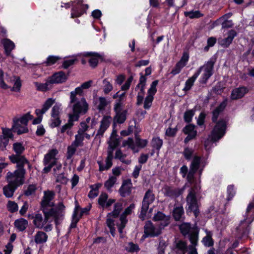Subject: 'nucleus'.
<instances>
[{
  "label": "nucleus",
  "mask_w": 254,
  "mask_h": 254,
  "mask_svg": "<svg viewBox=\"0 0 254 254\" xmlns=\"http://www.w3.org/2000/svg\"><path fill=\"white\" fill-rule=\"evenodd\" d=\"M200 158L195 156L192 160L190 169L187 175L188 182L193 186L189 190L186 197L187 210L193 212L195 217L198 215V197L200 194V186L199 184H194V175L199 169L200 163Z\"/></svg>",
  "instance_id": "f257e3e1"
},
{
  "label": "nucleus",
  "mask_w": 254,
  "mask_h": 254,
  "mask_svg": "<svg viewBox=\"0 0 254 254\" xmlns=\"http://www.w3.org/2000/svg\"><path fill=\"white\" fill-rule=\"evenodd\" d=\"M11 161L16 163L17 169L13 172H8L7 174V180L9 185H12L17 188L24 183L25 170L23 168L25 165L29 166L28 161L22 156H10Z\"/></svg>",
  "instance_id": "f03ea898"
},
{
  "label": "nucleus",
  "mask_w": 254,
  "mask_h": 254,
  "mask_svg": "<svg viewBox=\"0 0 254 254\" xmlns=\"http://www.w3.org/2000/svg\"><path fill=\"white\" fill-rule=\"evenodd\" d=\"M80 89L76 88L70 93V101L68 107L72 110V113L68 114L71 118H76L77 121L80 115L85 114L88 110V104L86 99L83 97L76 94Z\"/></svg>",
  "instance_id": "7ed1b4c3"
},
{
  "label": "nucleus",
  "mask_w": 254,
  "mask_h": 254,
  "mask_svg": "<svg viewBox=\"0 0 254 254\" xmlns=\"http://www.w3.org/2000/svg\"><path fill=\"white\" fill-rule=\"evenodd\" d=\"M43 212L45 214L44 218H43L42 214L39 213L31 217L33 219V222L34 226L37 228L42 229L51 217L54 219L57 225L60 224L63 219V215L62 212L56 211L54 209H51L49 211L43 209Z\"/></svg>",
  "instance_id": "20e7f679"
},
{
  "label": "nucleus",
  "mask_w": 254,
  "mask_h": 254,
  "mask_svg": "<svg viewBox=\"0 0 254 254\" xmlns=\"http://www.w3.org/2000/svg\"><path fill=\"white\" fill-rule=\"evenodd\" d=\"M226 128V123L224 120H220L215 126L209 139L205 141L204 146L205 149L208 150L213 142L217 141L222 138L225 133Z\"/></svg>",
  "instance_id": "39448f33"
},
{
  "label": "nucleus",
  "mask_w": 254,
  "mask_h": 254,
  "mask_svg": "<svg viewBox=\"0 0 254 254\" xmlns=\"http://www.w3.org/2000/svg\"><path fill=\"white\" fill-rule=\"evenodd\" d=\"M180 229L184 236L188 235L191 244L198 242V230L196 227H191L190 223H184L180 226Z\"/></svg>",
  "instance_id": "423d86ee"
},
{
  "label": "nucleus",
  "mask_w": 254,
  "mask_h": 254,
  "mask_svg": "<svg viewBox=\"0 0 254 254\" xmlns=\"http://www.w3.org/2000/svg\"><path fill=\"white\" fill-rule=\"evenodd\" d=\"M215 61L210 59L206 62L203 65L200 66L197 72L195 73H199L200 74L201 71L203 73L201 76L199 81L201 83L205 84L207 82L208 79L213 74V69Z\"/></svg>",
  "instance_id": "0eeeda50"
},
{
  "label": "nucleus",
  "mask_w": 254,
  "mask_h": 254,
  "mask_svg": "<svg viewBox=\"0 0 254 254\" xmlns=\"http://www.w3.org/2000/svg\"><path fill=\"white\" fill-rule=\"evenodd\" d=\"M124 103L121 99L117 100L114 107V110L116 113L114 117V124H121L125 122L127 119V110H123Z\"/></svg>",
  "instance_id": "6e6552de"
},
{
  "label": "nucleus",
  "mask_w": 254,
  "mask_h": 254,
  "mask_svg": "<svg viewBox=\"0 0 254 254\" xmlns=\"http://www.w3.org/2000/svg\"><path fill=\"white\" fill-rule=\"evenodd\" d=\"M163 228L159 225H154L150 221H148L146 222L144 225V234L142 236V238L145 239L149 237H157L161 233V230Z\"/></svg>",
  "instance_id": "1a4fd4ad"
},
{
  "label": "nucleus",
  "mask_w": 254,
  "mask_h": 254,
  "mask_svg": "<svg viewBox=\"0 0 254 254\" xmlns=\"http://www.w3.org/2000/svg\"><path fill=\"white\" fill-rule=\"evenodd\" d=\"M197 245V242H196V244H191L188 247L186 242L180 241L177 243L176 247L182 254H197L196 248ZM207 254H215V252L213 250H210Z\"/></svg>",
  "instance_id": "9d476101"
},
{
  "label": "nucleus",
  "mask_w": 254,
  "mask_h": 254,
  "mask_svg": "<svg viewBox=\"0 0 254 254\" xmlns=\"http://www.w3.org/2000/svg\"><path fill=\"white\" fill-rule=\"evenodd\" d=\"M58 153V151L56 149H53L50 150L44 156V164L45 167L43 169V172L45 173L49 172L52 167L56 164L57 159L56 158V155Z\"/></svg>",
  "instance_id": "9b49d317"
},
{
  "label": "nucleus",
  "mask_w": 254,
  "mask_h": 254,
  "mask_svg": "<svg viewBox=\"0 0 254 254\" xmlns=\"http://www.w3.org/2000/svg\"><path fill=\"white\" fill-rule=\"evenodd\" d=\"M155 200V196L152 191L149 190L145 193L142 203L141 210L140 214V218L142 220L144 219L146 213L149 208L150 204L153 202Z\"/></svg>",
  "instance_id": "f8f14e48"
},
{
  "label": "nucleus",
  "mask_w": 254,
  "mask_h": 254,
  "mask_svg": "<svg viewBox=\"0 0 254 254\" xmlns=\"http://www.w3.org/2000/svg\"><path fill=\"white\" fill-rule=\"evenodd\" d=\"M55 102V99L49 98L45 101L42 109H36L35 113L38 117L33 121V125H37L41 123L43 115L50 109Z\"/></svg>",
  "instance_id": "ddd939ff"
},
{
  "label": "nucleus",
  "mask_w": 254,
  "mask_h": 254,
  "mask_svg": "<svg viewBox=\"0 0 254 254\" xmlns=\"http://www.w3.org/2000/svg\"><path fill=\"white\" fill-rule=\"evenodd\" d=\"M72 8L71 12L72 18L79 17L82 15L88 8V5L83 4L82 1L80 0H75L71 2Z\"/></svg>",
  "instance_id": "4468645a"
},
{
  "label": "nucleus",
  "mask_w": 254,
  "mask_h": 254,
  "mask_svg": "<svg viewBox=\"0 0 254 254\" xmlns=\"http://www.w3.org/2000/svg\"><path fill=\"white\" fill-rule=\"evenodd\" d=\"M55 193L53 191L47 190L44 192V196L41 201V205L42 209L49 211L51 209H53L52 207L54 203L53 199L54 198Z\"/></svg>",
  "instance_id": "2eb2a0df"
},
{
  "label": "nucleus",
  "mask_w": 254,
  "mask_h": 254,
  "mask_svg": "<svg viewBox=\"0 0 254 254\" xmlns=\"http://www.w3.org/2000/svg\"><path fill=\"white\" fill-rule=\"evenodd\" d=\"M158 80L153 81L147 91V95L145 98L143 107L145 109H149L152 105L153 100V96L157 91L156 86L158 84Z\"/></svg>",
  "instance_id": "dca6fc26"
},
{
  "label": "nucleus",
  "mask_w": 254,
  "mask_h": 254,
  "mask_svg": "<svg viewBox=\"0 0 254 254\" xmlns=\"http://www.w3.org/2000/svg\"><path fill=\"white\" fill-rule=\"evenodd\" d=\"M115 201V199L109 198L108 194L104 192H102L98 198L99 207L103 209H109Z\"/></svg>",
  "instance_id": "f3484780"
},
{
  "label": "nucleus",
  "mask_w": 254,
  "mask_h": 254,
  "mask_svg": "<svg viewBox=\"0 0 254 254\" xmlns=\"http://www.w3.org/2000/svg\"><path fill=\"white\" fill-rule=\"evenodd\" d=\"M146 78L145 76L141 75L139 83L135 87V90L138 91L137 96V105H140L142 103L144 95V89L146 85Z\"/></svg>",
  "instance_id": "a211bd4d"
},
{
  "label": "nucleus",
  "mask_w": 254,
  "mask_h": 254,
  "mask_svg": "<svg viewBox=\"0 0 254 254\" xmlns=\"http://www.w3.org/2000/svg\"><path fill=\"white\" fill-rule=\"evenodd\" d=\"M134 208L135 205L133 203H131L128 207L126 208L123 213L121 215L120 218V224L117 225L120 234H122L123 229L127 222V216L130 214Z\"/></svg>",
  "instance_id": "6ab92c4d"
},
{
  "label": "nucleus",
  "mask_w": 254,
  "mask_h": 254,
  "mask_svg": "<svg viewBox=\"0 0 254 254\" xmlns=\"http://www.w3.org/2000/svg\"><path fill=\"white\" fill-rule=\"evenodd\" d=\"M112 121V118L110 116H105L101 121L100 126L98 130L95 138H100L103 136L104 133L109 127Z\"/></svg>",
  "instance_id": "aec40b11"
},
{
  "label": "nucleus",
  "mask_w": 254,
  "mask_h": 254,
  "mask_svg": "<svg viewBox=\"0 0 254 254\" xmlns=\"http://www.w3.org/2000/svg\"><path fill=\"white\" fill-rule=\"evenodd\" d=\"M195 126L190 124L186 126L183 129V131L185 134H187V136L185 138L184 142L187 143L190 140L194 138L197 134V131L195 129Z\"/></svg>",
  "instance_id": "412c9836"
},
{
  "label": "nucleus",
  "mask_w": 254,
  "mask_h": 254,
  "mask_svg": "<svg viewBox=\"0 0 254 254\" xmlns=\"http://www.w3.org/2000/svg\"><path fill=\"white\" fill-rule=\"evenodd\" d=\"M252 222H249L248 220L245 218L241 221L239 226L237 227V231L242 237L247 236L249 234L250 230V225Z\"/></svg>",
  "instance_id": "4be33fe9"
},
{
  "label": "nucleus",
  "mask_w": 254,
  "mask_h": 254,
  "mask_svg": "<svg viewBox=\"0 0 254 254\" xmlns=\"http://www.w3.org/2000/svg\"><path fill=\"white\" fill-rule=\"evenodd\" d=\"M153 220L154 221L159 222L158 225L161 226L162 228H164L169 224L170 217L159 211L154 215Z\"/></svg>",
  "instance_id": "5701e85b"
},
{
  "label": "nucleus",
  "mask_w": 254,
  "mask_h": 254,
  "mask_svg": "<svg viewBox=\"0 0 254 254\" xmlns=\"http://www.w3.org/2000/svg\"><path fill=\"white\" fill-rule=\"evenodd\" d=\"M237 36V32L234 30L229 31L226 37L219 39V44L223 47H228Z\"/></svg>",
  "instance_id": "b1692460"
},
{
  "label": "nucleus",
  "mask_w": 254,
  "mask_h": 254,
  "mask_svg": "<svg viewBox=\"0 0 254 254\" xmlns=\"http://www.w3.org/2000/svg\"><path fill=\"white\" fill-rule=\"evenodd\" d=\"M248 89L244 86L239 87L233 89L231 94L232 100H237L243 97L248 93Z\"/></svg>",
  "instance_id": "393cba45"
},
{
  "label": "nucleus",
  "mask_w": 254,
  "mask_h": 254,
  "mask_svg": "<svg viewBox=\"0 0 254 254\" xmlns=\"http://www.w3.org/2000/svg\"><path fill=\"white\" fill-rule=\"evenodd\" d=\"M113 158V154L108 153V155L105 160V165L101 161H98L97 163L99 166V170L100 172H102L109 169L112 166Z\"/></svg>",
  "instance_id": "a878e982"
},
{
  "label": "nucleus",
  "mask_w": 254,
  "mask_h": 254,
  "mask_svg": "<svg viewBox=\"0 0 254 254\" xmlns=\"http://www.w3.org/2000/svg\"><path fill=\"white\" fill-rule=\"evenodd\" d=\"M132 188V183L130 179H127L124 181L123 184L119 190L121 195L125 197L129 194L131 191Z\"/></svg>",
  "instance_id": "bb28decb"
},
{
  "label": "nucleus",
  "mask_w": 254,
  "mask_h": 254,
  "mask_svg": "<svg viewBox=\"0 0 254 254\" xmlns=\"http://www.w3.org/2000/svg\"><path fill=\"white\" fill-rule=\"evenodd\" d=\"M117 136L116 133L113 131L108 141V153L113 154L114 149L119 145V141Z\"/></svg>",
  "instance_id": "cd10ccee"
},
{
  "label": "nucleus",
  "mask_w": 254,
  "mask_h": 254,
  "mask_svg": "<svg viewBox=\"0 0 254 254\" xmlns=\"http://www.w3.org/2000/svg\"><path fill=\"white\" fill-rule=\"evenodd\" d=\"M52 85L54 83H60L65 81L66 79L65 73L62 71L57 72L49 78Z\"/></svg>",
  "instance_id": "c85d7f7f"
},
{
  "label": "nucleus",
  "mask_w": 254,
  "mask_h": 254,
  "mask_svg": "<svg viewBox=\"0 0 254 254\" xmlns=\"http://www.w3.org/2000/svg\"><path fill=\"white\" fill-rule=\"evenodd\" d=\"M82 55L84 57H90L89 60V64L92 67H96L98 63V60L100 56L97 53H93L91 52H85L83 54H80L78 56Z\"/></svg>",
  "instance_id": "c756f323"
},
{
  "label": "nucleus",
  "mask_w": 254,
  "mask_h": 254,
  "mask_svg": "<svg viewBox=\"0 0 254 254\" xmlns=\"http://www.w3.org/2000/svg\"><path fill=\"white\" fill-rule=\"evenodd\" d=\"M183 192V190L166 187L164 188V194L169 197H178Z\"/></svg>",
  "instance_id": "7c9ffc66"
},
{
  "label": "nucleus",
  "mask_w": 254,
  "mask_h": 254,
  "mask_svg": "<svg viewBox=\"0 0 254 254\" xmlns=\"http://www.w3.org/2000/svg\"><path fill=\"white\" fill-rule=\"evenodd\" d=\"M244 218L247 219L249 222H253L254 220V201L250 202L247 208Z\"/></svg>",
  "instance_id": "2f4dec72"
},
{
  "label": "nucleus",
  "mask_w": 254,
  "mask_h": 254,
  "mask_svg": "<svg viewBox=\"0 0 254 254\" xmlns=\"http://www.w3.org/2000/svg\"><path fill=\"white\" fill-rule=\"evenodd\" d=\"M6 56H10L11 51L14 48L15 45L11 40L6 39L1 41Z\"/></svg>",
  "instance_id": "473e14b6"
},
{
  "label": "nucleus",
  "mask_w": 254,
  "mask_h": 254,
  "mask_svg": "<svg viewBox=\"0 0 254 254\" xmlns=\"http://www.w3.org/2000/svg\"><path fill=\"white\" fill-rule=\"evenodd\" d=\"M48 235L44 232L39 231L34 236V242L37 244H42L47 242Z\"/></svg>",
  "instance_id": "72a5a7b5"
},
{
  "label": "nucleus",
  "mask_w": 254,
  "mask_h": 254,
  "mask_svg": "<svg viewBox=\"0 0 254 254\" xmlns=\"http://www.w3.org/2000/svg\"><path fill=\"white\" fill-rule=\"evenodd\" d=\"M14 224L15 227L19 231L22 232L27 228L28 222L26 219L21 218L15 220Z\"/></svg>",
  "instance_id": "f704fd0d"
},
{
  "label": "nucleus",
  "mask_w": 254,
  "mask_h": 254,
  "mask_svg": "<svg viewBox=\"0 0 254 254\" xmlns=\"http://www.w3.org/2000/svg\"><path fill=\"white\" fill-rule=\"evenodd\" d=\"M94 103L99 111H103L108 104L106 99L103 97L94 98Z\"/></svg>",
  "instance_id": "c9c22d12"
},
{
  "label": "nucleus",
  "mask_w": 254,
  "mask_h": 254,
  "mask_svg": "<svg viewBox=\"0 0 254 254\" xmlns=\"http://www.w3.org/2000/svg\"><path fill=\"white\" fill-rule=\"evenodd\" d=\"M227 105V101L222 102L213 111L212 121L215 122L217 121L219 114L222 112Z\"/></svg>",
  "instance_id": "e433bc0d"
},
{
  "label": "nucleus",
  "mask_w": 254,
  "mask_h": 254,
  "mask_svg": "<svg viewBox=\"0 0 254 254\" xmlns=\"http://www.w3.org/2000/svg\"><path fill=\"white\" fill-rule=\"evenodd\" d=\"M34 85L37 88V89L41 91H46L50 90L52 87V85L50 82L49 78L47 81L44 83H41L37 82H34Z\"/></svg>",
  "instance_id": "4c0bfd02"
},
{
  "label": "nucleus",
  "mask_w": 254,
  "mask_h": 254,
  "mask_svg": "<svg viewBox=\"0 0 254 254\" xmlns=\"http://www.w3.org/2000/svg\"><path fill=\"white\" fill-rule=\"evenodd\" d=\"M76 121H77L76 118H71V117L68 116L67 123L63 126L60 129L61 133H63L67 131V133L68 134L69 129L73 126L74 122Z\"/></svg>",
  "instance_id": "58836bf2"
},
{
  "label": "nucleus",
  "mask_w": 254,
  "mask_h": 254,
  "mask_svg": "<svg viewBox=\"0 0 254 254\" xmlns=\"http://www.w3.org/2000/svg\"><path fill=\"white\" fill-rule=\"evenodd\" d=\"M102 88L105 94H107L112 91L113 86L112 83V80L109 78H105L102 82Z\"/></svg>",
  "instance_id": "ea45409f"
},
{
  "label": "nucleus",
  "mask_w": 254,
  "mask_h": 254,
  "mask_svg": "<svg viewBox=\"0 0 254 254\" xmlns=\"http://www.w3.org/2000/svg\"><path fill=\"white\" fill-rule=\"evenodd\" d=\"M199 76V73H195L191 77L189 78L185 82V85L183 88L185 91H189L193 86L194 81Z\"/></svg>",
  "instance_id": "a19ab883"
},
{
  "label": "nucleus",
  "mask_w": 254,
  "mask_h": 254,
  "mask_svg": "<svg viewBox=\"0 0 254 254\" xmlns=\"http://www.w3.org/2000/svg\"><path fill=\"white\" fill-rule=\"evenodd\" d=\"M115 218L112 216H107L106 224L108 227L110 229V233L114 237L115 236L116 229L115 228Z\"/></svg>",
  "instance_id": "79ce46f5"
},
{
  "label": "nucleus",
  "mask_w": 254,
  "mask_h": 254,
  "mask_svg": "<svg viewBox=\"0 0 254 254\" xmlns=\"http://www.w3.org/2000/svg\"><path fill=\"white\" fill-rule=\"evenodd\" d=\"M32 119V116L29 113L22 116L19 119H16L13 120V123H18L27 126L28 121Z\"/></svg>",
  "instance_id": "37998d69"
},
{
  "label": "nucleus",
  "mask_w": 254,
  "mask_h": 254,
  "mask_svg": "<svg viewBox=\"0 0 254 254\" xmlns=\"http://www.w3.org/2000/svg\"><path fill=\"white\" fill-rule=\"evenodd\" d=\"M12 130L13 132L17 133L18 134H20L27 132L28 128L26 126L13 123Z\"/></svg>",
  "instance_id": "c03bdc74"
},
{
  "label": "nucleus",
  "mask_w": 254,
  "mask_h": 254,
  "mask_svg": "<svg viewBox=\"0 0 254 254\" xmlns=\"http://www.w3.org/2000/svg\"><path fill=\"white\" fill-rule=\"evenodd\" d=\"M184 213V211L182 205L175 207L173 210V216L176 221L180 220L183 217Z\"/></svg>",
  "instance_id": "a18cd8bd"
},
{
  "label": "nucleus",
  "mask_w": 254,
  "mask_h": 254,
  "mask_svg": "<svg viewBox=\"0 0 254 254\" xmlns=\"http://www.w3.org/2000/svg\"><path fill=\"white\" fill-rule=\"evenodd\" d=\"M84 139V134L80 133V131H78L77 133L75 135V139L72 144L77 147L82 146L83 145Z\"/></svg>",
  "instance_id": "49530a36"
},
{
  "label": "nucleus",
  "mask_w": 254,
  "mask_h": 254,
  "mask_svg": "<svg viewBox=\"0 0 254 254\" xmlns=\"http://www.w3.org/2000/svg\"><path fill=\"white\" fill-rule=\"evenodd\" d=\"M206 236L204 237L202 240V243L205 246L211 247L213 245V241L212 238V233L210 231L205 230Z\"/></svg>",
  "instance_id": "de8ad7c7"
},
{
  "label": "nucleus",
  "mask_w": 254,
  "mask_h": 254,
  "mask_svg": "<svg viewBox=\"0 0 254 254\" xmlns=\"http://www.w3.org/2000/svg\"><path fill=\"white\" fill-rule=\"evenodd\" d=\"M122 209V204L120 202L115 203L114 206V210L112 212L108 213V216H112L117 218Z\"/></svg>",
  "instance_id": "09e8293b"
},
{
  "label": "nucleus",
  "mask_w": 254,
  "mask_h": 254,
  "mask_svg": "<svg viewBox=\"0 0 254 254\" xmlns=\"http://www.w3.org/2000/svg\"><path fill=\"white\" fill-rule=\"evenodd\" d=\"M16 188H15L13 185L12 186V185H9V184H8L6 186H5L3 188V193L6 197H10L13 195V192Z\"/></svg>",
  "instance_id": "8fccbe9b"
},
{
  "label": "nucleus",
  "mask_w": 254,
  "mask_h": 254,
  "mask_svg": "<svg viewBox=\"0 0 254 254\" xmlns=\"http://www.w3.org/2000/svg\"><path fill=\"white\" fill-rule=\"evenodd\" d=\"M7 76V75L6 74V77ZM5 80L8 82L10 80H9L7 78L4 77V74L3 71L0 69V87L3 89H7L9 88V87L6 84L5 82Z\"/></svg>",
  "instance_id": "3c124183"
},
{
  "label": "nucleus",
  "mask_w": 254,
  "mask_h": 254,
  "mask_svg": "<svg viewBox=\"0 0 254 254\" xmlns=\"http://www.w3.org/2000/svg\"><path fill=\"white\" fill-rule=\"evenodd\" d=\"M62 110V104L60 103L55 104L51 110V117H60Z\"/></svg>",
  "instance_id": "603ef678"
},
{
  "label": "nucleus",
  "mask_w": 254,
  "mask_h": 254,
  "mask_svg": "<svg viewBox=\"0 0 254 254\" xmlns=\"http://www.w3.org/2000/svg\"><path fill=\"white\" fill-rule=\"evenodd\" d=\"M126 155L124 154L121 150H117L115 153V158L119 159L122 162L126 164H129L131 161L128 159H126Z\"/></svg>",
  "instance_id": "864d4df0"
},
{
  "label": "nucleus",
  "mask_w": 254,
  "mask_h": 254,
  "mask_svg": "<svg viewBox=\"0 0 254 254\" xmlns=\"http://www.w3.org/2000/svg\"><path fill=\"white\" fill-rule=\"evenodd\" d=\"M123 145L125 146H128L131 148L134 152H137L138 150L136 148V141L134 142L133 140L131 138H128L127 140H125L123 142Z\"/></svg>",
  "instance_id": "5fc2aeb1"
},
{
  "label": "nucleus",
  "mask_w": 254,
  "mask_h": 254,
  "mask_svg": "<svg viewBox=\"0 0 254 254\" xmlns=\"http://www.w3.org/2000/svg\"><path fill=\"white\" fill-rule=\"evenodd\" d=\"M189 59V54L187 52L184 53L181 60L177 63L178 66L183 68L187 64Z\"/></svg>",
  "instance_id": "6e6d98bb"
},
{
  "label": "nucleus",
  "mask_w": 254,
  "mask_h": 254,
  "mask_svg": "<svg viewBox=\"0 0 254 254\" xmlns=\"http://www.w3.org/2000/svg\"><path fill=\"white\" fill-rule=\"evenodd\" d=\"M117 180V177L115 176L109 177L108 180H107L104 184L105 187L107 190H110L111 188L115 184Z\"/></svg>",
  "instance_id": "4d7b16f0"
},
{
  "label": "nucleus",
  "mask_w": 254,
  "mask_h": 254,
  "mask_svg": "<svg viewBox=\"0 0 254 254\" xmlns=\"http://www.w3.org/2000/svg\"><path fill=\"white\" fill-rule=\"evenodd\" d=\"M163 144V141L158 137H153L151 141V145L153 148L159 150Z\"/></svg>",
  "instance_id": "13d9d810"
},
{
  "label": "nucleus",
  "mask_w": 254,
  "mask_h": 254,
  "mask_svg": "<svg viewBox=\"0 0 254 254\" xmlns=\"http://www.w3.org/2000/svg\"><path fill=\"white\" fill-rule=\"evenodd\" d=\"M185 15L189 17L190 18H199L203 15L199 10L190 11L185 12Z\"/></svg>",
  "instance_id": "bf43d9fd"
},
{
  "label": "nucleus",
  "mask_w": 254,
  "mask_h": 254,
  "mask_svg": "<svg viewBox=\"0 0 254 254\" xmlns=\"http://www.w3.org/2000/svg\"><path fill=\"white\" fill-rule=\"evenodd\" d=\"M127 251L130 253L137 252L139 251V248L136 244L132 242H129L127 244L125 248Z\"/></svg>",
  "instance_id": "052dcab7"
},
{
  "label": "nucleus",
  "mask_w": 254,
  "mask_h": 254,
  "mask_svg": "<svg viewBox=\"0 0 254 254\" xmlns=\"http://www.w3.org/2000/svg\"><path fill=\"white\" fill-rule=\"evenodd\" d=\"M77 147L75 146L74 145H73V144H71V145L67 147L66 154L67 159H70L72 158L76 151Z\"/></svg>",
  "instance_id": "680f3d73"
},
{
  "label": "nucleus",
  "mask_w": 254,
  "mask_h": 254,
  "mask_svg": "<svg viewBox=\"0 0 254 254\" xmlns=\"http://www.w3.org/2000/svg\"><path fill=\"white\" fill-rule=\"evenodd\" d=\"M61 124L60 117H51L50 122V126L52 128L58 127Z\"/></svg>",
  "instance_id": "e2e57ef3"
},
{
  "label": "nucleus",
  "mask_w": 254,
  "mask_h": 254,
  "mask_svg": "<svg viewBox=\"0 0 254 254\" xmlns=\"http://www.w3.org/2000/svg\"><path fill=\"white\" fill-rule=\"evenodd\" d=\"M21 86V83L19 77H14V83L13 86L11 89V91L19 92Z\"/></svg>",
  "instance_id": "0e129e2a"
},
{
  "label": "nucleus",
  "mask_w": 254,
  "mask_h": 254,
  "mask_svg": "<svg viewBox=\"0 0 254 254\" xmlns=\"http://www.w3.org/2000/svg\"><path fill=\"white\" fill-rule=\"evenodd\" d=\"M195 111L193 110H190L187 111L184 114V120L185 122L189 123L191 121L192 118L194 115Z\"/></svg>",
  "instance_id": "69168bd1"
},
{
  "label": "nucleus",
  "mask_w": 254,
  "mask_h": 254,
  "mask_svg": "<svg viewBox=\"0 0 254 254\" xmlns=\"http://www.w3.org/2000/svg\"><path fill=\"white\" fill-rule=\"evenodd\" d=\"M227 199L228 200H230L234 196L236 191L234 189V187L233 185H229L227 187Z\"/></svg>",
  "instance_id": "338daca9"
},
{
  "label": "nucleus",
  "mask_w": 254,
  "mask_h": 254,
  "mask_svg": "<svg viewBox=\"0 0 254 254\" xmlns=\"http://www.w3.org/2000/svg\"><path fill=\"white\" fill-rule=\"evenodd\" d=\"M7 207L11 212H14L18 210V206L16 203L14 201H9L7 204Z\"/></svg>",
  "instance_id": "774afa93"
}]
</instances>
